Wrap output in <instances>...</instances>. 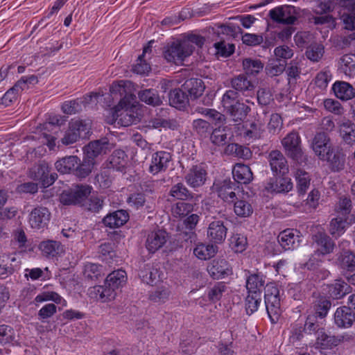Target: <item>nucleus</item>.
I'll return each instance as SVG.
<instances>
[{
  "mask_svg": "<svg viewBox=\"0 0 355 355\" xmlns=\"http://www.w3.org/2000/svg\"><path fill=\"white\" fill-rule=\"evenodd\" d=\"M113 83L110 87V93L114 96L119 94L121 98L118 104L114 107L113 116L120 118L121 124L124 126L131 125L134 121L131 114H129V109H132V103L136 96L130 92H127L125 87V83Z\"/></svg>",
  "mask_w": 355,
  "mask_h": 355,
  "instance_id": "1",
  "label": "nucleus"
},
{
  "mask_svg": "<svg viewBox=\"0 0 355 355\" xmlns=\"http://www.w3.org/2000/svg\"><path fill=\"white\" fill-rule=\"evenodd\" d=\"M195 47L186 40H177L168 44L163 51L164 59L171 63L182 64L193 52Z\"/></svg>",
  "mask_w": 355,
  "mask_h": 355,
  "instance_id": "2",
  "label": "nucleus"
},
{
  "mask_svg": "<svg viewBox=\"0 0 355 355\" xmlns=\"http://www.w3.org/2000/svg\"><path fill=\"white\" fill-rule=\"evenodd\" d=\"M92 189V187L88 184H76L62 192L60 201L64 205H78L82 207Z\"/></svg>",
  "mask_w": 355,
  "mask_h": 355,
  "instance_id": "3",
  "label": "nucleus"
},
{
  "mask_svg": "<svg viewBox=\"0 0 355 355\" xmlns=\"http://www.w3.org/2000/svg\"><path fill=\"white\" fill-rule=\"evenodd\" d=\"M264 301L270 322L277 323L281 315L279 290L274 284H267Z\"/></svg>",
  "mask_w": 355,
  "mask_h": 355,
  "instance_id": "4",
  "label": "nucleus"
},
{
  "mask_svg": "<svg viewBox=\"0 0 355 355\" xmlns=\"http://www.w3.org/2000/svg\"><path fill=\"white\" fill-rule=\"evenodd\" d=\"M90 125L85 121L71 119L69 123L68 129L65 131L61 142L65 146L73 144L80 139L88 137Z\"/></svg>",
  "mask_w": 355,
  "mask_h": 355,
  "instance_id": "5",
  "label": "nucleus"
},
{
  "mask_svg": "<svg viewBox=\"0 0 355 355\" xmlns=\"http://www.w3.org/2000/svg\"><path fill=\"white\" fill-rule=\"evenodd\" d=\"M282 144L288 157L295 162H302L303 151L301 146V138L299 133L292 131L282 140Z\"/></svg>",
  "mask_w": 355,
  "mask_h": 355,
  "instance_id": "6",
  "label": "nucleus"
},
{
  "mask_svg": "<svg viewBox=\"0 0 355 355\" xmlns=\"http://www.w3.org/2000/svg\"><path fill=\"white\" fill-rule=\"evenodd\" d=\"M208 178L207 166L204 163L192 165L184 175L186 183L191 188L203 186Z\"/></svg>",
  "mask_w": 355,
  "mask_h": 355,
  "instance_id": "7",
  "label": "nucleus"
},
{
  "mask_svg": "<svg viewBox=\"0 0 355 355\" xmlns=\"http://www.w3.org/2000/svg\"><path fill=\"white\" fill-rule=\"evenodd\" d=\"M349 283L348 281L346 282L342 278L334 279L331 283L324 285L325 294L333 301L342 300L352 292V288Z\"/></svg>",
  "mask_w": 355,
  "mask_h": 355,
  "instance_id": "8",
  "label": "nucleus"
},
{
  "mask_svg": "<svg viewBox=\"0 0 355 355\" xmlns=\"http://www.w3.org/2000/svg\"><path fill=\"white\" fill-rule=\"evenodd\" d=\"M293 187L291 179L287 175H274L265 185V189L270 193H286Z\"/></svg>",
  "mask_w": 355,
  "mask_h": 355,
  "instance_id": "9",
  "label": "nucleus"
},
{
  "mask_svg": "<svg viewBox=\"0 0 355 355\" xmlns=\"http://www.w3.org/2000/svg\"><path fill=\"white\" fill-rule=\"evenodd\" d=\"M302 234L300 230L293 228H287L277 236V241L285 251L293 250L297 248L302 241Z\"/></svg>",
  "mask_w": 355,
  "mask_h": 355,
  "instance_id": "10",
  "label": "nucleus"
},
{
  "mask_svg": "<svg viewBox=\"0 0 355 355\" xmlns=\"http://www.w3.org/2000/svg\"><path fill=\"white\" fill-rule=\"evenodd\" d=\"M171 161L172 155L169 152L165 150L157 151L152 155L148 171L154 175L159 173L165 172Z\"/></svg>",
  "mask_w": 355,
  "mask_h": 355,
  "instance_id": "11",
  "label": "nucleus"
},
{
  "mask_svg": "<svg viewBox=\"0 0 355 355\" xmlns=\"http://www.w3.org/2000/svg\"><path fill=\"white\" fill-rule=\"evenodd\" d=\"M332 302L333 300L325 293H318L313 296L311 306L313 313L311 314L324 320L331 309Z\"/></svg>",
  "mask_w": 355,
  "mask_h": 355,
  "instance_id": "12",
  "label": "nucleus"
},
{
  "mask_svg": "<svg viewBox=\"0 0 355 355\" xmlns=\"http://www.w3.org/2000/svg\"><path fill=\"white\" fill-rule=\"evenodd\" d=\"M311 147L315 154L321 160L326 157V155H328V153L335 146L331 144L330 137L327 133L320 132L314 136Z\"/></svg>",
  "mask_w": 355,
  "mask_h": 355,
  "instance_id": "13",
  "label": "nucleus"
},
{
  "mask_svg": "<svg viewBox=\"0 0 355 355\" xmlns=\"http://www.w3.org/2000/svg\"><path fill=\"white\" fill-rule=\"evenodd\" d=\"M335 325L341 329L351 327L355 322V313L352 307L349 306H341L336 309L334 314Z\"/></svg>",
  "mask_w": 355,
  "mask_h": 355,
  "instance_id": "14",
  "label": "nucleus"
},
{
  "mask_svg": "<svg viewBox=\"0 0 355 355\" xmlns=\"http://www.w3.org/2000/svg\"><path fill=\"white\" fill-rule=\"evenodd\" d=\"M207 272L214 279H223L232 274V268L225 259L212 260L207 266Z\"/></svg>",
  "mask_w": 355,
  "mask_h": 355,
  "instance_id": "15",
  "label": "nucleus"
},
{
  "mask_svg": "<svg viewBox=\"0 0 355 355\" xmlns=\"http://www.w3.org/2000/svg\"><path fill=\"white\" fill-rule=\"evenodd\" d=\"M268 162L273 175H287L289 168L287 160L282 153L278 150L270 152Z\"/></svg>",
  "mask_w": 355,
  "mask_h": 355,
  "instance_id": "16",
  "label": "nucleus"
},
{
  "mask_svg": "<svg viewBox=\"0 0 355 355\" xmlns=\"http://www.w3.org/2000/svg\"><path fill=\"white\" fill-rule=\"evenodd\" d=\"M325 157L321 160L328 163L329 168L332 172H340L344 169L345 155L341 148L335 146Z\"/></svg>",
  "mask_w": 355,
  "mask_h": 355,
  "instance_id": "17",
  "label": "nucleus"
},
{
  "mask_svg": "<svg viewBox=\"0 0 355 355\" xmlns=\"http://www.w3.org/2000/svg\"><path fill=\"white\" fill-rule=\"evenodd\" d=\"M230 84L233 89L243 95L248 96L254 94L255 83L246 74L235 76L231 79Z\"/></svg>",
  "mask_w": 355,
  "mask_h": 355,
  "instance_id": "18",
  "label": "nucleus"
},
{
  "mask_svg": "<svg viewBox=\"0 0 355 355\" xmlns=\"http://www.w3.org/2000/svg\"><path fill=\"white\" fill-rule=\"evenodd\" d=\"M227 227L220 220H214L211 222L207 229V237L214 244L222 243L227 235Z\"/></svg>",
  "mask_w": 355,
  "mask_h": 355,
  "instance_id": "19",
  "label": "nucleus"
},
{
  "mask_svg": "<svg viewBox=\"0 0 355 355\" xmlns=\"http://www.w3.org/2000/svg\"><path fill=\"white\" fill-rule=\"evenodd\" d=\"M109 145L107 138L91 141L84 147V156L95 163V159L99 155L106 154Z\"/></svg>",
  "mask_w": 355,
  "mask_h": 355,
  "instance_id": "20",
  "label": "nucleus"
},
{
  "mask_svg": "<svg viewBox=\"0 0 355 355\" xmlns=\"http://www.w3.org/2000/svg\"><path fill=\"white\" fill-rule=\"evenodd\" d=\"M126 272L122 269H118L110 272L106 277L104 284L108 289L112 291L115 298L116 290L122 288L127 282Z\"/></svg>",
  "mask_w": 355,
  "mask_h": 355,
  "instance_id": "21",
  "label": "nucleus"
},
{
  "mask_svg": "<svg viewBox=\"0 0 355 355\" xmlns=\"http://www.w3.org/2000/svg\"><path fill=\"white\" fill-rule=\"evenodd\" d=\"M51 213L46 207H35L29 215V223L33 228L44 227L49 223Z\"/></svg>",
  "mask_w": 355,
  "mask_h": 355,
  "instance_id": "22",
  "label": "nucleus"
},
{
  "mask_svg": "<svg viewBox=\"0 0 355 355\" xmlns=\"http://www.w3.org/2000/svg\"><path fill=\"white\" fill-rule=\"evenodd\" d=\"M129 213L124 209H118L107 214L102 220L105 227L118 228L125 225L129 220Z\"/></svg>",
  "mask_w": 355,
  "mask_h": 355,
  "instance_id": "23",
  "label": "nucleus"
},
{
  "mask_svg": "<svg viewBox=\"0 0 355 355\" xmlns=\"http://www.w3.org/2000/svg\"><path fill=\"white\" fill-rule=\"evenodd\" d=\"M168 234L166 231L157 230L148 234L146 248L150 253H155L166 243Z\"/></svg>",
  "mask_w": 355,
  "mask_h": 355,
  "instance_id": "24",
  "label": "nucleus"
},
{
  "mask_svg": "<svg viewBox=\"0 0 355 355\" xmlns=\"http://www.w3.org/2000/svg\"><path fill=\"white\" fill-rule=\"evenodd\" d=\"M312 240L319 247L314 252L323 257L333 252L335 243L326 233L318 232L312 236Z\"/></svg>",
  "mask_w": 355,
  "mask_h": 355,
  "instance_id": "25",
  "label": "nucleus"
},
{
  "mask_svg": "<svg viewBox=\"0 0 355 355\" xmlns=\"http://www.w3.org/2000/svg\"><path fill=\"white\" fill-rule=\"evenodd\" d=\"M168 104L179 110L184 111L189 105V98L182 88L171 89L168 94Z\"/></svg>",
  "mask_w": 355,
  "mask_h": 355,
  "instance_id": "26",
  "label": "nucleus"
},
{
  "mask_svg": "<svg viewBox=\"0 0 355 355\" xmlns=\"http://www.w3.org/2000/svg\"><path fill=\"white\" fill-rule=\"evenodd\" d=\"M188 97L191 100H196L201 96L205 89V85L203 80L200 78L187 79L182 85Z\"/></svg>",
  "mask_w": 355,
  "mask_h": 355,
  "instance_id": "27",
  "label": "nucleus"
},
{
  "mask_svg": "<svg viewBox=\"0 0 355 355\" xmlns=\"http://www.w3.org/2000/svg\"><path fill=\"white\" fill-rule=\"evenodd\" d=\"M239 188L234 182L230 179L224 180L220 184L216 185L218 196L227 202H233L237 199L234 190Z\"/></svg>",
  "mask_w": 355,
  "mask_h": 355,
  "instance_id": "28",
  "label": "nucleus"
},
{
  "mask_svg": "<svg viewBox=\"0 0 355 355\" xmlns=\"http://www.w3.org/2000/svg\"><path fill=\"white\" fill-rule=\"evenodd\" d=\"M169 196L179 201H196L198 196L191 191L182 182H178L171 186Z\"/></svg>",
  "mask_w": 355,
  "mask_h": 355,
  "instance_id": "29",
  "label": "nucleus"
},
{
  "mask_svg": "<svg viewBox=\"0 0 355 355\" xmlns=\"http://www.w3.org/2000/svg\"><path fill=\"white\" fill-rule=\"evenodd\" d=\"M234 182L241 184H249L253 179V173L249 166L237 163L232 169Z\"/></svg>",
  "mask_w": 355,
  "mask_h": 355,
  "instance_id": "30",
  "label": "nucleus"
},
{
  "mask_svg": "<svg viewBox=\"0 0 355 355\" xmlns=\"http://www.w3.org/2000/svg\"><path fill=\"white\" fill-rule=\"evenodd\" d=\"M338 215L336 218H332L329 224V233L337 239L342 236L346 231L347 227L354 223V220Z\"/></svg>",
  "mask_w": 355,
  "mask_h": 355,
  "instance_id": "31",
  "label": "nucleus"
},
{
  "mask_svg": "<svg viewBox=\"0 0 355 355\" xmlns=\"http://www.w3.org/2000/svg\"><path fill=\"white\" fill-rule=\"evenodd\" d=\"M304 325V319L301 318L290 324L288 342L293 345L301 343L304 336L306 335Z\"/></svg>",
  "mask_w": 355,
  "mask_h": 355,
  "instance_id": "32",
  "label": "nucleus"
},
{
  "mask_svg": "<svg viewBox=\"0 0 355 355\" xmlns=\"http://www.w3.org/2000/svg\"><path fill=\"white\" fill-rule=\"evenodd\" d=\"M266 276L261 272L250 273L246 279V289L248 292L256 291L261 294L263 289H266Z\"/></svg>",
  "mask_w": 355,
  "mask_h": 355,
  "instance_id": "33",
  "label": "nucleus"
},
{
  "mask_svg": "<svg viewBox=\"0 0 355 355\" xmlns=\"http://www.w3.org/2000/svg\"><path fill=\"white\" fill-rule=\"evenodd\" d=\"M332 90L335 96L342 101H347L355 96L354 88L347 82H335L332 86Z\"/></svg>",
  "mask_w": 355,
  "mask_h": 355,
  "instance_id": "34",
  "label": "nucleus"
},
{
  "mask_svg": "<svg viewBox=\"0 0 355 355\" xmlns=\"http://www.w3.org/2000/svg\"><path fill=\"white\" fill-rule=\"evenodd\" d=\"M50 173V166L44 161H39L35 163L30 169L28 176L34 181H37L43 186V180L46 178V175Z\"/></svg>",
  "mask_w": 355,
  "mask_h": 355,
  "instance_id": "35",
  "label": "nucleus"
},
{
  "mask_svg": "<svg viewBox=\"0 0 355 355\" xmlns=\"http://www.w3.org/2000/svg\"><path fill=\"white\" fill-rule=\"evenodd\" d=\"M225 109L235 122L243 121L251 111L248 105L241 101Z\"/></svg>",
  "mask_w": 355,
  "mask_h": 355,
  "instance_id": "36",
  "label": "nucleus"
},
{
  "mask_svg": "<svg viewBox=\"0 0 355 355\" xmlns=\"http://www.w3.org/2000/svg\"><path fill=\"white\" fill-rule=\"evenodd\" d=\"M87 295L91 299L100 300L102 302L114 299L112 291H110V289H108L105 284L103 286L97 285L90 287L88 289Z\"/></svg>",
  "mask_w": 355,
  "mask_h": 355,
  "instance_id": "37",
  "label": "nucleus"
},
{
  "mask_svg": "<svg viewBox=\"0 0 355 355\" xmlns=\"http://www.w3.org/2000/svg\"><path fill=\"white\" fill-rule=\"evenodd\" d=\"M40 248L46 257H57L64 252V247L60 241L47 240L42 241Z\"/></svg>",
  "mask_w": 355,
  "mask_h": 355,
  "instance_id": "38",
  "label": "nucleus"
},
{
  "mask_svg": "<svg viewBox=\"0 0 355 355\" xmlns=\"http://www.w3.org/2000/svg\"><path fill=\"white\" fill-rule=\"evenodd\" d=\"M139 99L147 105L155 107L162 104V99L157 90L153 88L141 89L138 92Z\"/></svg>",
  "mask_w": 355,
  "mask_h": 355,
  "instance_id": "39",
  "label": "nucleus"
},
{
  "mask_svg": "<svg viewBox=\"0 0 355 355\" xmlns=\"http://www.w3.org/2000/svg\"><path fill=\"white\" fill-rule=\"evenodd\" d=\"M340 135L343 140L349 145L355 144V123L349 119H344L340 125Z\"/></svg>",
  "mask_w": 355,
  "mask_h": 355,
  "instance_id": "40",
  "label": "nucleus"
},
{
  "mask_svg": "<svg viewBox=\"0 0 355 355\" xmlns=\"http://www.w3.org/2000/svg\"><path fill=\"white\" fill-rule=\"evenodd\" d=\"M320 318L309 314L304 319V326L306 331L307 336H315V337L320 333V331L324 330V324L320 321Z\"/></svg>",
  "mask_w": 355,
  "mask_h": 355,
  "instance_id": "41",
  "label": "nucleus"
},
{
  "mask_svg": "<svg viewBox=\"0 0 355 355\" xmlns=\"http://www.w3.org/2000/svg\"><path fill=\"white\" fill-rule=\"evenodd\" d=\"M192 201H178L171 207V212L175 218H184L194 211L196 203Z\"/></svg>",
  "mask_w": 355,
  "mask_h": 355,
  "instance_id": "42",
  "label": "nucleus"
},
{
  "mask_svg": "<svg viewBox=\"0 0 355 355\" xmlns=\"http://www.w3.org/2000/svg\"><path fill=\"white\" fill-rule=\"evenodd\" d=\"M218 246L214 243L205 244L200 243L193 249V254L201 260L209 259L218 252Z\"/></svg>",
  "mask_w": 355,
  "mask_h": 355,
  "instance_id": "43",
  "label": "nucleus"
},
{
  "mask_svg": "<svg viewBox=\"0 0 355 355\" xmlns=\"http://www.w3.org/2000/svg\"><path fill=\"white\" fill-rule=\"evenodd\" d=\"M80 162L77 156L71 155L63 157L55 163V166L58 172L62 174L73 173L75 166Z\"/></svg>",
  "mask_w": 355,
  "mask_h": 355,
  "instance_id": "44",
  "label": "nucleus"
},
{
  "mask_svg": "<svg viewBox=\"0 0 355 355\" xmlns=\"http://www.w3.org/2000/svg\"><path fill=\"white\" fill-rule=\"evenodd\" d=\"M315 337V345L321 349H332L337 347L336 336L327 333L326 329Z\"/></svg>",
  "mask_w": 355,
  "mask_h": 355,
  "instance_id": "45",
  "label": "nucleus"
},
{
  "mask_svg": "<svg viewBox=\"0 0 355 355\" xmlns=\"http://www.w3.org/2000/svg\"><path fill=\"white\" fill-rule=\"evenodd\" d=\"M227 291V286L224 282H216L214 285L207 288V297L210 302L216 303L221 300L223 294Z\"/></svg>",
  "mask_w": 355,
  "mask_h": 355,
  "instance_id": "46",
  "label": "nucleus"
},
{
  "mask_svg": "<svg viewBox=\"0 0 355 355\" xmlns=\"http://www.w3.org/2000/svg\"><path fill=\"white\" fill-rule=\"evenodd\" d=\"M127 155L121 149L114 150L109 159L110 168L123 172L125 169Z\"/></svg>",
  "mask_w": 355,
  "mask_h": 355,
  "instance_id": "47",
  "label": "nucleus"
},
{
  "mask_svg": "<svg viewBox=\"0 0 355 355\" xmlns=\"http://www.w3.org/2000/svg\"><path fill=\"white\" fill-rule=\"evenodd\" d=\"M243 69L248 76H257L262 71L264 64L259 59L245 58L242 62Z\"/></svg>",
  "mask_w": 355,
  "mask_h": 355,
  "instance_id": "48",
  "label": "nucleus"
},
{
  "mask_svg": "<svg viewBox=\"0 0 355 355\" xmlns=\"http://www.w3.org/2000/svg\"><path fill=\"white\" fill-rule=\"evenodd\" d=\"M158 270L150 263L144 264L139 271V276L144 283L153 285L159 277Z\"/></svg>",
  "mask_w": 355,
  "mask_h": 355,
  "instance_id": "49",
  "label": "nucleus"
},
{
  "mask_svg": "<svg viewBox=\"0 0 355 355\" xmlns=\"http://www.w3.org/2000/svg\"><path fill=\"white\" fill-rule=\"evenodd\" d=\"M340 266L348 272L355 270V253L350 250H343L338 257Z\"/></svg>",
  "mask_w": 355,
  "mask_h": 355,
  "instance_id": "50",
  "label": "nucleus"
},
{
  "mask_svg": "<svg viewBox=\"0 0 355 355\" xmlns=\"http://www.w3.org/2000/svg\"><path fill=\"white\" fill-rule=\"evenodd\" d=\"M261 302V294L256 291L248 292L245 299V309L247 315H250L258 310Z\"/></svg>",
  "mask_w": 355,
  "mask_h": 355,
  "instance_id": "51",
  "label": "nucleus"
},
{
  "mask_svg": "<svg viewBox=\"0 0 355 355\" xmlns=\"http://www.w3.org/2000/svg\"><path fill=\"white\" fill-rule=\"evenodd\" d=\"M263 132V125L261 123L252 121L249 124H245L243 137L248 139L254 140L261 138Z\"/></svg>",
  "mask_w": 355,
  "mask_h": 355,
  "instance_id": "52",
  "label": "nucleus"
},
{
  "mask_svg": "<svg viewBox=\"0 0 355 355\" xmlns=\"http://www.w3.org/2000/svg\"><path fill=\"white\" fill-rule=\"evenodd\" d=\"M94 164V162L83 156L82 162L80 161L75 166L73 174L78 178H85L91 173Z\"/></svg>",
  "mask_w": 355,
  "mask_h": 355,
  "instance_id": "53",
  "label": "nucleus"
},
{
  "mask_svg": "<svg viewBox=\"0 0 355 355\" xmlns=\"http://www.w3.org/2000/svg\"><path fill=\"white\" fill-rule=\"evenodd\" d=\"M296 187L299 195H304L310 186L309 174L302 170L298 169L295 173Z\"/></svg>",
  "mask_w": 355,
  "mask_h": 355,
  "instance_id": "54",
  "label": "nucleus"
},
{
  "mask_svg": "<svg viewBox=\"0 0 355 355\" xmlns=\"http://www.w3.org/2000/svg\"><path fill=\"white\" fill-rule=\"evenodd\" d=\"M340 69L347 76H355V54H345L340 58Z\"/></svg>",
  "mask_w": 355,
  "mask_h": 355,
  "instance_id": "55",
  "label": "nucleus"
},
{
  "mask_svg": "<svg viewBox=\"0 0 355 355\" xmlns=\"http://www.w3.org/2000/svg\"><path fill=\"white\" fill-rule=\"evenodd\" d=\"M211 142L218 146H223L227 143V135L225 131V127L218 125V128L212 129L209 135Z\"/></svg>",
  "mask_w": 355,
  "mask_h": 355,
  "instance_id": "56",
  "label": "nucleus"
},
{
  "mask_svg": "<svg viewBox=\"0 0 355 355\" xmlns=\"http://www.w3.org/2000/svg\"><path fill=\"white\" fill-rule=\"evenodd\" d=\"M193 130L201 137L207 138L212 131L213 126L208 121L198 119L193 121Z\"/></svg>",
  "mask_w": 355,
  "mask_h": 355,
  "instance_id": "57",
  "label": "nucleus"
},
{
  "mask_svg": "<svg viewBox=\"0 0 355 355\" xmlns=\"http://www.w3.org/2000/svg\"><path fill=\"white\" fill-rule=\"evenodd\" d=\"M116 245L113 242H105L100 245L98 253L101 259L110 262L116 257Z\"/></svg>",
  "mask_w": 355,
  "mask_h": 355,
  "instance_id": "58",
  "label": "nucleus"
},
{
  "mask_svg": "<svg viewBox=\"0 0 355 355\" xmlns=\"http://www.w3.org/2000/svg\"><path fill=\"white\" fill-rule=\"evenodd\" d=\"M234 202V211L236 216L241 218L249 217L253 213L251 204L245 200H239Z\"/></svg>",
  "mask_w": 355,
  "mask_h": 355,
  "instance_id": "59",
  "label": "nucleus"
},
{
  "mask_svg": "<svg viewBox=\"0 0 355 355\" xmlns=\"http://www.w3.org/2000/svg\"><path fill=\"white\" fill-rule=\"evenodd\" d=\"M230 246L236 253H241L248 246L247 237L242 234H234L230 238Z\"/></svg>",
  "mask_w": 355,
  "mask_h": 355,
  "instance_id": "60",
  "label": "nucleus"
},
{
  "mask_svg": "<svg viewBox=\"0 0 355 355\" xmlns=\"http://www.w3.org/2000/svg\"><path fill=\"white\" fill-rule=\"evenodd\" d=\"M45 301H53L55 304H62L65 306L67 301L63 299L58 293L54 291H44L37 295L35 298V302H43Z\"/></svg>",
  "mask_w": 355,
  "mask_h": 355,
  "instance_id": "61",
  "label": "nucleus"
},
{
  "mask_svg": "<svg viewBox=\"0 0 355 355\" xmlns=\"http://www.w3.org/2000/svg\"><path fill=\"white\" fill-rule=\"evenodd\" d=\"M217 55L223 58H228L232 55L235 51V46L233 44L226 43L224 39L220 40L214 44Z\"/></svg>",
  "mask_w": 355,
  "mask_h": 355,
  "instance_id": "62",
  "label": "nucleus"
},
{
  "mask_svg": "<svg viewBox=\"0 0 355 355\" xmlns=\"http://www.w3.org/2000/svg\"><path fill=\"white\" fill-rule=\"evenodd\" d=\"M284 13V7L278 6L270 10L269 17L273 21L278 24L287 25L294 24L295 18L289 17L286 19H283Z\"/></svg>",
  "mask_w": 355,
  "mask_h": 355,
  "instance_id": "63",
  "label": "nucleus"
},
{
  "mask_svg": "<svg viewBox=\"0 0 355 355\" xmlns=\"http://www.w3.org/2000/svg\"><path fill=\"white\" fill-rule=\"evenodd\" d=\"M324 257L320 255L318 252H313L309 259L302 266V268L314 272L317 270L320 266L324 263Z\"/></svg>",
  "mask_w": 355,
  "mask_h": 355,
  "instance_id": "64",
  "label": "nucleus"
}]
</instances>
